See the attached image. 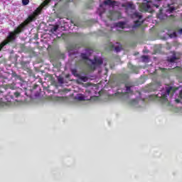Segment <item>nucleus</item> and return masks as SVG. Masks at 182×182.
Wrapping results in <instances>:
<instances>
[{"label":"nucleus","instance_id":"f257e3e1","mask_svg":"<svg viewBox=\"0 0 182 182\" xmlns=\"http://www.w3.org/2000/svg\"><path fill=\"white\" fill-rule=\"evenodd\" d=\"M49 2H50V0L44 1L42 4L36 9L35 12H33L32 15H30L23 23L20 24L18 27L14 30V31L10 32L7 36V38L0 44V50H1L2 48H4L7 43L12 42V41H15V39H16V35L22 32V28H25L26 25H28V23H30V22H32V21H33V19H35V18H36L39 14H41V11L43 9L44 6H46Z\"/></svg>","mask_w":182,"mask_h":182},{"label":"nucleus","instance_id":"f03ea898","mask_svg":"<svg viewBox=\"0 0 182 182\" xmlns=\"http://www.w3.org/2000/svg\"><path fill=\"white\" fill-rule=\"evenodd\" d=\"M174 92H176V89L171 86L168 85L166 87V92L161 91V93L156 95V97H160L162 102H166L167 100V96L169 95L173 96V93H174Z\"/></svg>","mask_w":182,"mask_h":182},{"label":"nucleus","instance_id":"7ed1b4c3","mask_svg":"<svg viewBox=\"0 0 182 182\" xmlns=\"http://www.w3.org/2000/svg\"><path fill=\"white\" fill-rule=\"evenodd\" d=\"M119 4L116 1L106 0L103 4H100L97 13L101 16L105 12L106 8H110V6H117Z\"/></svg>","mask_w":182,"mask_h":182},{"label":"nucleus","instance_id":"20e7f679","mask_svg":"<svg viewBox=\"0 0 182 182\" xmlns=\"http://www.w3.org/2000/svg\"><path fill=\"white\" fill-rule=\"evenodd\" d=\"M144 3L140 6L141 11L146 12H153V8H159V5L154 4L150 0H144Z\"/></svg>","mask_w":182,"mask_h":182},{"label":"nucleus","instance_id":"39448f33","mask_svg":"<svg viewBox=\"0 0 182 182\" xmlns=\"http://www.w3.org/2000/svg\"><path fill=\"white\" fill-rule=\"evenodd\" d=\"M133 18H136L137 21H135V23L134 25V28H137V26H140V25H141V23H143V22L141 21H140L141 19V14H140V13L139 12H135L133 14Z\"/></svg>","mask_w":182,"mask_h":182},{"label":"nucleus","instance_id":"423d86ee","mask_svg":"<svg viewBox=\"0 0 182 182\" xmlns=\"http://www.w3.org/2000/svg\"><path fill=\"white\" fill-rule=\"evenodd\" d=\"M103 63V60L102 58H95V62L92 63L91 69L95 70L96 68H100V65Z\"/></svg>","mask_w":182,"mask_h":182},{"label":"nucleus","instance_id":"0eeeda50","mask_svg":"<svg viewBox=\"0 0 182 182\" xmlns=\"http://www.w3.org/2000/svg\"><path fill=\"white\" fill-rule=\"evenodd\" d=\"M75 99L76 100H79L80 102H82L83 100H87V99H86V97H85V95H83L82 94H77L75 97Z\"/></svg>","mask_w":182,"mask_h":182},{"label":"nucleus","instance_id":"6e6552de","mask_svg":"<svg viewBox=\"0 0 182 182\" xmlns=\"http://www.w3.org/2000/svg\"><path fill=\"white\" fill-rule=\"evenodd\" d=\"M178 60V58L176 57V55H173L172 58H168V62L170 63H176Z\"/></svg>","mask_w":182,"mask_h":182},{"label":"nucleus","instance_id":"1a4fd4ad","mask_svg":"<svg viewBox=\"0 0 182 182\" xmlns=\"http://www.w3.org/2000/svg\"><path fill=\"white\" fill-rule=\"evenodd\" d=\"M126 91L127 93H132L133 92V85L130 84H127L126 85Z\"/></svg>","mask_w":182,"mask_h":182},{"label":"nucleus","instance_id":"9d476101","mask_svg":"<svg viewBox=\"0 0 182 182\" xmlns=\"http://www.w3.org/2000/svg\"><path fill=\"white\" fill-rule=\"evenodd\" d=\"M117 26L118 28H121L122 29H124V28H126V23H124V22H119L117 23Z\"/></svg>","mask_w":182,"mask_h":182},{"label":"nucleus","instance_id":"9b49d317","mask_svg":"<svg viewBox=\"0 0 182 182\" xmlns=\"http://www.w3.org/2000/svg\"><path fill=\"white\" fill-rule=\"evenodd\" d=\"M122 6H127V8H131L132 9L134 8V6H133V4L132 2L125 3L124 4H122Z\"/></svg>","mask_w":182,"mask_h":182},{"label":"nucleus","instance_id":"f8f14e48","mask_svg":"<svg viewBox=\"0 0 182 182\" xmlns=\"http://www.w3.org/2000/svg\"><path fill=\"white\" fill-rule=\"evenodd\" d=\"M175 102H176V103H182V90H181L179 94V99H176Z\"/></svg>","mask_w":182,"mask_h":182},{"label":"nucleus","instance_id":"ddd939ff","mask_svg":"<svg viewBox=\"0 0 182 182\" xmlns=\"http://www.w3.org/2000/svg\"><path fill=\"white\" fill-rule=\"evenodd\" d=\"M141 59L143 62H149V56L147 55H142Z\"/></svg>","mask_w":182,"mask_h":182},{"label":"nucleus","instance_id":"4468645a","mask_svg":"<svg viewBox=\"0 0 182 182\" xmlns=\"http://www.w3.org/2000/svg\"><path fill=\"white\" fill-rule=\"evenodd\" d=\"M79 79H80V80H82V82H87V77L80 76Z\"/></svg>","mask_w":182,"mask_h":182},{"label":"nucleus","instance_id":"2eb2a0df","mask_svg":"<svg viewBox=\"0 0 182 182\" xmlns=\"http://www.w3.org/2000/svg\"><path fill=\"white\" fill-rule=\"evenodd\" d=\"M81 58H82V59H88L89 55H87V54H85V53H82V54H81Z\"/></svg>","mask_w":182,"mask_h":182},{"label":"nucleus","instance_id":"dca6fc26","mask_svg":"<svg viewBox=\"0 0 182 182\" xmlns=\"http://www.w3.org/2000/svg\"><path fill=\"white\" fill-rule=\"evenodd\" d=\"M59 28L58 26H55L52 28V32H56L58 31V29Z\"/></svg>","mask_w":182,"mask_h":182},{"label":"nucleus","instance_id":"f3484780","mask_svg":"<svg viewBox=\"0 0 182 182\" xmlns=\"http://www.w3.org/2000/svg\"><path fill=\"white\" fill-rule=\"evenodd\" d=\"M115 50H116V52H120V50H122V46H116Z\"/></svg>","mask_w":182,"mask_h":182},{"label":"nucleus","instance_id":"a211bd4d","mask_svg":"<svg viewBox=\"0 0 182 182\" xmlns=\"http://www.w3.org/2000/svg\"><path fill=\"white\" fill-rule=\"evenodd\" d=\"M72 73L74 76H77V70H76V69L72 70Z\"/></svg>","mask_w":182,"mask_h":182},{"label":"nucleus","instance_id":"6ab92c4d","mask_svg":"<svg viewBox=\"0 0 182 182\" xmlns=\"http://www.w3.org/2000/svg\"><path fill=\"white\" fill-rule=\"evenodd\" d=\"M23 5H28L29 4V0H22Z\"/></svg>","mask_w":182,"mask_h":182},{"label":"nucleus","instance_id":"aec40b11","mask_svg":"<svg viewBox=\"0 0 182 182\" xmlns=\"http://www.w3.org/2000/svg\"><path fill=\"white\" fill-rule=\"evenodd\" d=\"M58 82L59 83H63V77H59L58 78Z\"/></svg>","mask_w":182,"mask_h":182},{"label":"nucleus","instance_id":"412c9836","mask_svg":"<svg viewBox=\"0 0 182 182\" xmlns=\"http://www.w3.org/2000/svg\"><path fill=\"white\" fill-rule=\"evenodd\" d=\"M171 38H176L177 37V33L176 32H173L172 34L170 35Z\"/></svg>","mask_w":182,"mask_h":182},{"label":"nucleus","instance_id":"4be33fe9","mask_svg":"<svg viewBox=\"0 0 182 182\" xmlns=\"http://www.w3.org/2000/svg\"><path fill=\"white\" fill-rule=\"evenodd\" d=\"M174 7H170L168 10L167 12L171 13L173 11H174Z\"/></svg>","mask_w":182,"mask_h":182},{"label":"nucleus","instance_id":"5701e85b","mask_svg":"<svg viewBox=\"0 0 182 182\" xmlns=\"http://www.w3.org/2000/svg\"><path fill=\"white\" fill-rule=\"evenodd\" d=\"M14 96H15L16 97H19V96H21V94H20L19 92H15V93H14Z\"/></svg>","mask_w":182,"mask_h":182},{"label":"nucleus","instance_id":"b1692460","mask_svg":"<svg viewBox=\"0 0 182 182\" xmlns=\"http://www.w3.org/2000/svg\"><path fill=\"white\" fill-rule=\"evenodd\" d=\"M178 33L181 34L182 33V28L178 30Z\"/></svg>","mask_w":182,"mask_h":182},{"label":"nucleus","instance_id":"393cba45","mask_svg":"<svg viewBox=\"0 0 182 182\" xmlns=\"http://www.w3.org/2000/svg\"><path fill=\"white\" fill-rule=\"evenodd\" d=\"M87 100H90V99H92V98H90V99H87V98H86Z\"/></svg>","mask_w":182,"mask_h":182},{"label":"nucleus","instance_id":"a878e982","mask_svg":"<svg viewBox=\"0 0 182 182\" xmlns=\"http://www.w3.org/2000/svg\"><path fill=\"white\" fill-rule=\"evenodd\" d=\"M87 100H90V99H92V98H90V99H87V98H86Z\"/></svg>","mask_w":182,"mask_h":182},{"label":"nucleus","instance_id":"bb28decb","mask_svg":"<svg viewBox=\"0 0 182 182\" xmlns=\"http://www.w3.org/2000/svg\"><path fill=\"white\" fill-rule=\"evenodd\" d=\"M155 1H156L157 2H159V1H161V0H155Z\"/></svg>","mask_w":182,"mask_h":182}]
</instances>
